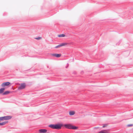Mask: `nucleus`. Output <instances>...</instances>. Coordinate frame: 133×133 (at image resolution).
<instances>
[{"instance_id": "f257e3e1", "label": "nucleus", "mask_w": 133, "mask_h": 133, "mask_svg": "<svg viewBox=\"0 0 133 133\" xmlns=\"http://www.w3.org/2000/svg\"><path fill=\"white\" fill-rule=\"evenodd\" d=\"M62 125L60 124H51L49 125V127L53 129H56L57 130H59L62 127Z\"/></svg>"}, {"instance_id": "f03ea898", "label": "nucleus", "mask_w": 133, "mask_h": 133, "mask_svg": "<svg viewBox=\"0 0 133 133\" xmlns=\"http://www.w3.org/2000/svg\"><path fill=\"white\" fill-rule=\"evenodd\" d=\"M64 126L66 128L73 129H76L78 128V127L72 125L70 124H66L64 125Z\"/></svg>"}, {"instance_id": "7ed1b4c3", "label": "nucleus", "mask_w": 133, "mask_h": 133, "mask_svg": "<svg viewBox=\"0 0 133 133\" xmlns=\"http://www.w3.org/2000/svg\"><path fill=\"white\" fill-rule=\"evenodd\" d=\"M12 117L11 116H6L0 117V121L6 120L10 119Z\"/></svg>"}, {"instance_id": "20e7f679", "label": "nucleus", "mask_w": 133, "mask_h": 133, "mask_svg": "<svg viewBox=\"0 0 133 133\" xmlns=\"http://www.w3.org/2000/svg\"><path fill=\"white\" fill-rule=\"evenodd\" d=\"M26 86L25 83H23L21 84L20 86L18 87V89L19 90L22 89H24Z\"/></svg>"}, {"instance_id": "39448f33", "label": "nucleus", "mask_w": 133, "mask_h": 133, "mask_svg": "<svg viewBox=\"0 0 133 133\" xmlns=\"http://www.w3.org/2000/svg\"><path fill=\"white\" fill-rule=\"evenodd\" d=\"M68 44L67 43H62L61 44H60L58 45L57 46H56L55 47V48H59L60 47L64 46L66 45H67Z\"/></svg>"}, {"instance_id": "423d86ee", "label": "nucleus", "mask_w": 133, "mask_h": 133, "mask_svg": "<svg viewBox=\"0 0 133 133\" xmlns=\"http://www.w3.org/2000/svg\"><path fill=\"white\" fill-rule=\"evenodd\" d=\"M10 83L9 82H4L2 83L1 85L2 87H4L6 86H8L9 85Z\"/></svg>"}, {"instance_id": "0eeeda50", "label": "nucleus", "mask_w": 133, "mask_h": 133, "mask_svg": "<svg viewBox=\"0 0 133 133\" xmlns=\"http://www.w3.org/2000/svg\"><path fill=\"white\" fill-rule=\"evenodd\" d=\"M47 131V130L45 129H41L39 130L40 133H45Z\"/></svg>"}, {"instance_id": "6e6552de", "label": "nucleus", "mask_w": 133, "mask_h": 133, "mask_svg": "<svg viewBox=\"0 0 133 133\" xmlns=\"http://www.w3.org/2000/svg\"><path fill=\"white\" fill-rule=\"evenodd\" d=\"M52 55L57 57H59L61 56V55L60 54H52Z\"/></svg>"}, {"instance_id": "1a4fd4ad", "label": "nucleus", "mask_w": 133, "mask_h": 133, "mask_svg": "<svg viewBox=\"0 0 133 133\" xmlns=\"http://www.w3.org/2000/svg\"><path fill=\"white\" fill-rule=\"evenodd\" d=\"M69 115H73L75 114V112L74 111H70L69 112Z\"/></svg>"}, {"instance_id": "9d476101", "label": "nucleus", "mask_w": 133, "mask_h": 133, "mask_svg": "<svg viewBox=\"0 0 133 133\" xmlns=\"http://www.w3.org/2000/svg\"><path fill=\"white\" fill-rule=\"evenodd\" d=\"M8 122V121H5L2 123H0V125H5Z\"/></svg>"}, {"instance_id": "9b49d317", "label": "nucleus", "mask_w": 133, "mask_h": 133, "mask_svg": "<svg viewBox=\"0 0 133 133\" xmlns=\"http://www.w3.org/2000/svg\"><path fill=\"white\" fill-rule=\"evenodd\" d=\"M10 92L8 91H5L4 92L3 94V95H6L9 94Z\"/></svg>"}, {"instance_id": "f8f14e48", "label": "nucleus", "mask_w": 133, "mask_h": 133, "mask_svg": "<svg viewBox=\"0 0 133 133\" xmlns=\"http://www.w3.org/2000/svg\"><path fill=\"white\" fill-rule=\"evenodd\" d=\"M5 89L4 88H1L0 89V94H2L5 90Z\"/></svg>"}, {"instance_id": "ddd939ff", "label": "nucleus", "mask_w": 133, "mask_h": 133, "mask_svg": "<svg viewBox=\"0 0 133 133\" xmlns=\"http://www.w3.org/2000/svg\"><path fill=\"white\" fill-rule=\"evenodd\" d=\"M65 36V35L64 34H60L58 35V36L59 37H64Z\"/></svg>"}, {"instance_id": "4468645a", "label": "nucleus", "mask_w": 133, "mask_h": 133, "mask_svg": "<svg viewBox=\"0 0 133 133\" xmlns=\"http://www.w3.org/2000/svg\"><path fill=\"white\" fill-rule=\"evenodd\" d=\"M108 125V124H104L103 125V126L102 127L103 128H105L106 127H107Z\"/></svg>"}, {"instance_id": "2eb2a0df", "label": "nucleus", "mask_w": 133, "mask_h": 133, "mask_svg": "<svg viewBox=\"0 0 133 133\" xmlns=\"http://www.w3.org/2000/svg\"><path fill=\"white\" fill-rule=\"evenodd\" d=\"M41 37H37V38H35V39H36L37 40H39L40 39H41Z\"/></svg>"}, {"instance_id": "dca6fc26", "label": "nucleus", "mask_w": 133, "mask_h": 133, "mask_svg": "<svg viewBox=\"0 0 133 133\" xmlns=\"http://www.w3.org/2000/svg\"><path fill=\"white\" fill-rule=\"evenodd\" d=\"M132 125V124H129V125H128V126H129V127H130V126H131Z\"/></svg>"}, {"instance_id": "f3484780", "label": "nucleus", "mask_w": 133, "mask_h": 133, "mask_svg": "<svg viewBox=\"0 0 133 133\" xmlns=\"http://www.w3.org/2000/svg\"><path fill=\"white\" fill-rule=\"evenodd\" d=\"M74 74H76V72H75L74 73Z\"/></svg>"}]
</instances>
